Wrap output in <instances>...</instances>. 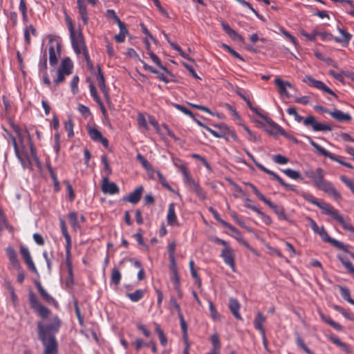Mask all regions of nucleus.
Masks as SVG:
<instances>
[{
	"instance_id": "50",
	"label": "nucleus",
	"mask_w": 354,
	"mask_h": 354,
	"mask_svg": "<svg viewBox=\"0 0 354 354\" xmlns=\"http://www.w3.org/2000/svg\"><path fill=\"white\" fill-rule=\"evenodd\" d=\"M209 211L212 213V214L213 215L214 218L218 221L219 222L223 227H225L227 225V224L228 223L227 222L225 221L224 220H223L219 214L218 213V212L214 209L212 207H209Z\"/></svg>"
},
{
	"instance_id": "64",
	"label": "nucleus",
	"mask_w": 354,
	"mask_h": 354,
	"mask_svg": "<svg viewBox=\"0 0 354 354\" xmlns=\"http://www.w3.org/2000/svg\"><path fill=\"white\" fill-rule=\"evenodd\" d=\"M4 228L11 229L12 227L7 223L6 219L0 209V232H1Z\"/></svg>"
},
{
	"instance_id": "43",
	"label": "nucleus",
	"mask_w": 354,
	"mask_h": 354,
	"mask_svg": "<svg viewBox=\"0 0 354 354\" xmlns=\"http://www.w3.org/2000/svg\"><path fill=\"white\" fill-rule=\"evenodd\" d=\"M192 189L194 191L197 196L202 201H204L206 199V192L204 191V189L198 184L197 183H195L192 187Z\"/></svg>"
},
{
	"instance_id": "13",
	"label": "nucleus",
	"mask_w": 354,
	"mask_h": 354,
	"mask_svg": "<svg viewBox=\"0 0 354 354\" xmlns=\"http://www.w3.org/2000/svg\"><path fill=\"white\" fill-rule=\"evenodd\" d=\"M6 134L4 135L5 138L8 141L10 142L14 147L15 153L19 160L20 161L22 167L25 169L26 167V164L25 160H24V158L22 156V154L21 153V151L19 150V148L17 145V140L15 136H13L10 132H8L6 129H4Z\"/></svg>"
},
{
	"instance_id": "22",
	"label": "nucleus",
	"mask_w": 354,
	"mask_h": 354,
	"mask_svg": "<svg viewBox=\"0 0 354 354\" xmlns=\"http://www.w3.org/2000/svg\"><path fill=\"white\" fill-rule=\"evenodd\" d=\"M225 227L228 228L232 232V236H233L235 239H236L239 243H242L247 248H250V245L248 244V243L247 241H245L242 234L238 229H236L235 227L232 226L229 223L227 224V225Z\"/></svg>"
},
{
	"instance_id": "56",
	"label": "nucleus",
	"mask_w": 354,
	"mask_h": 354,
	"mask_svg": "<svg viewBox=\"0 0 354 354\" xmlns=\"http://www.w3.org/2000/svg\"><path fill=\"white\" fill-rule=\"evenodd\" d=\"M272 160L274 162L279 165H286L289 162V159L281 154L274 155L272 157Z\"/></svg>"
},
{
	"instance_id": "48",
	"label": "nucleus",
	"mask_w": 354,
	"mask_h": 354,
	"mask_svg": "<svg viewBox=\"0 0 354 354\" xmlns=\"http://www.w3.org/2000/svg\"><path fill=\"white\" fill-rule=\"evenodd\" d=\"M245 185L249 186L253 192L255 194V195L263 203L267 200V198L259 191V189L255 187L253 184L251 183H245Z\"/></svg>"
},
{
	"instance_id": "25",
	"label": "nucleus",
	"mask_w": 354,
	"mask_h": 354,
	"mask_svg": "<svg viewBox=\"0 0 354 354\" xmlns=\"http://www.w3.org/2000/svg\"><path fill=\"white\" fill-rule=\"evenodd\" d=\"M6 251L12 266L16 270H20L21 265L15 250L12 247L9 246L6 248Z\"/></svg>"
},
{
	"instance_id": "5",
	"label": "nucleus",
	"mask_w": 354,
	"mask_h": 354,
	"mask_svg": "<svg viewBox=\"0 0 354 354\" xmlns=\"http://www.w3.org/2000/svg\"><path fill=\"white\" fill-rule=\"evenodd\" d=\"M69 31L73 50L76 54L79 55L86 48L83 36L82 33L75 34L71 22L69 24Z\"/></svg>"
},
{
	"instance_id": "2",
	"label": "nucleus",
	"mask_w": 354,
	"mask_h": 354,
	"mask_svg": "<svg viewBox=\"0 0 354 354\" xmlns=\"http://www.w3.org/2000/svg\"><path fill=\"white\" fill-rule=\"evenodd\" d=\"M302 196L306 201L319 207L322 210L323 214L330 215L333 217L344 230L354 234V227L350 223L346 222L342 216L339 214L338 211L330 204L317 200L311 194H303Z\"/></svg>"
},
{
	"instance_id": "46",
	"label": "nucleus",
	"mask_w": 354,
	"mask_h": 354,
	"mask_svg": "<svg viewBox=\"0 0 354 354\" xmlns=\"http://www.w3.org/2000/svg\"><path fill=\"white\" fill-rule=\"evenodd\" d=\"M156 331L158 333L160 344L163 346H166L167 343V337L158 324L156 325Z\"/></svg>"
},
{
	"instance_id": "36",
	"label": "nucleus",
	"mask_w": 354,
	"mask_h": 354,
	"mask_svg": "<svg viewBox=\"0 0 354 354\" xmlns=\"http://www.w3.org/2000/svg\"><path fill=\"white\" fill-rule=\"evenodd\" d=\"M77 8L84 24L87 25L88 23V15L85 3L77 4Z\"/></svg>"
},
{
	"instance_id": "49",
	"label": "nucleus",
	"mask_w": 354,
	"mask_h": 354,
	"mask_svg": "<svg viewBox=\"0 0 354 354\" xmlns=\"http://www.w3.org/2000/svg\"><path fill=\"white\" fill-rule=\"evenodd\" d=\"M286 112L289 115H292L295 118V120L298 122H301L304 120V118L298 114V113L295 107L288 108L286 110Z\"/></svg>"
},
{
	"instance_id": "54",
	"label": "nucleus",
	"mask_w": 354,
	"mask_h": 354,
	"mask_svg": "<svg viewBox=\"0 0 354 354\" xmlns=\"http://www.w3.org/2000/svg\"><path fill=\"white\" fill-rule=\"evenodd\" d=\"M19 9L22 14L24 21L28 20L27 6L25 0H20Z\"/></svg>"
},
{
	"instance_id": "31",
	"label": "nucleus",
	"mask_w": 354,
	"mask_h": 354,
	"mask_svg": "<svg viewBox=\"0 0 354 354\" xmlns=\"http://www.w3.org/2000/svg\"><path fill=\"white\" fill-rule=\"evenodd\" d=\"M180 169L183 174V178L185 180V183H187L189 186L191 187L196 183L192 177L191 176L190 174L188 172L187 167L184 164H180Z\"/></svg>"
},
{
	"instance_id": "59",
	"label": "nucleus",
	"mask_w": 354,
	"mask_h": 354,
	"mask_svg": "<svg viewBox=\"0 0 354 354\" xmlns=\"http://www.w3.org/2000/svg\"><path fill=\"white\" fill-rule=\"evenodd\" d=\"M80 79L77 75H75L71 81V88L73 94H76L78 92V83Z\"/></svg>"
},
{
	"instance_id": "10",
	"label": "nucleus",
	"mask_w": 354,
	"mask_h": 354,
	"mask_svg": "<svg viewBox=\"0 0 354 354\" xmlns=\"http://www.w3.org/2000/svg\"><path fill=\"white\" fill-rule=\"evenodd\" d=\"M221 257L225 263L228 265L233 272H235V256L232 248L229 245L226 248H223L221 252Z\"/></svg>"
},
{
	"instance_id": "3",
	"label": "nucleus",
	"mask_w": 354,
	"mask_h": 354,
	"mask_svg": "<svg viewBox=\"0 0 354 354\" xmlns=\"http://www.w3.org/2000/svg\"><path fill=\"white\" fill-rule=\"evenodd\" d=\"M61 320L57 315L53 316L50 322L44 324L42 321L37 323V333L39 337H55L61 327Z\"/></svg>"
},
{
	"instance_id": "17",
	"label": "nucleus",
	"mask_w": 354,
	"mask_h": 354,
	"mask_svg": "<svg viewBox=\"0 0 354 354\" xmlns=\"http://www.w3.org/2000/svg\"><path fill=\"white\" fill-rule=\"evenodd\" d=\"M20 252L21 254L28 266V268L34 273H37V270L36 268V266H35V263L32 259L30 253L28 250V249L24 246H21L20 248Z\"/></svg>"
},
{
	"instance_id": "42",
	"label": "nucleus",
	"mask_w": 354,
	"mask_h": 354,
	"mask_svg": "<svg viewBox=\"0 0 354 354\" xmlns=\"http://www.w3.org/2000/svg\"><path fill=\"white\" fill-rule=\"evenodd\" d=\"M296 344L297 345L302 348L307 354H312L313 352L306 346L305 344L304 340L301 337V336L299 335V333H296Z\"/></svg>"
},
{
	"instance_id": "15",
	"label": "nucleus",
	"mask_w": 354,
	"mask_h": 354,
	"mask_svg": "<svg viewBox=\"0 0 354 354\" xmlns=\"http://www.w3.org/2000/svg\"><path fill=\"white\" fill-rule=\"evenodd\" d=\"M61 43L55 41V45H51L49 47V62L51 66L57 64L58 57L60 56Z\"/></svg>"
},
{
	"instance_id": "47",
	"label": "nucleus",
	"mask_w": 354,
	"mask_h": 354,
	"mask_svg": "<svg viewBox=\"0 0 354 354\" xmlns=\"http://www.w3.org/2000/svg\"><path fill=\"white\" fill-rule=\"evenodd\" d=\"M319 315L323 321H324L326 323H327L334 328L337 330L342 329V327L340 326L339 324L333 321L332 319H330V317L325 316L322 313H320Z\"/></svg>"
},
{
	"instance_id": "51",
	"label": "nucleus",
	"mask_w": 354,
	"mask_h": 354,
	"mask_svg": "<svg viewBox=\"0 0 354 354\" xmlns=\"http://www.w3.org/2000/svg\"><path fill=\"white\" fill-rule=\"evenodd\" d=\"M137 121H138V124H139L140 127L144 128L145 130L149 129V126H148L147 122L145 118V115L142 113H139L138 114Z\"/></svg>"
},
{
	"instance_id": "33",
	"label": "nucleus",
	"mask_w": 354,
	"mask_h": 354,
	"mask_svg": "<svg viewBox=\"0 0 354 354\" xmlns=\"http://www.w3.org/2000/svg\"><path fill=\"white\" fill-rule=\"evenodd\" d=\"M145 295V290L138 289L132 293H127L126 296L133 302H138L142 299Z\"/></svg>"
},
{
	"instance_id": "37",
	"label": "nucleus",
	"mask_w": 354,
	"mask_h": 354,
	"mask_svg": "<svg viewBox=\"0 0 354 354\" xmlns=\"http://www.w3.org/2000/svg\"><path fill=\"white\" fill-rule=\"evenodd\" d=\"M30 149L31 158L28 157L26 154H25L24 156L23 153L21 152V153L22 154V156H23L24 160H25L26 165H27V162L30 165H31V159L32 160L35 161L36 162H39V158H37L36 150H35V147L33 146V144L32 142H30ZM26 167H27V166L26 167Z\"/></svg>"
},
{
	"instance_id": "38",
	"label": "nucleus",
	"mask_w": 354,
	"mask_h": 354,
	"mask_svg": "<svg viewBox=\"0 0 354 354\" xmlns=\"http://www.w3.org/2000/svg\"><path fill=\"white\" fill-rule=\"evenodd\" d=\"M122 274L118 268L114 267L111 270V282L115 286H118L120 283Z\"/></svg>"
},
{
	"instance_id": "63",
	"label": "nucleus",
	"mask_w": 354,
	"mask_h": 354,
	"mask_svg": "<svg viewBox=\"0 0 354 354\" xmlns=\"http://www.w3.org/2000/svg\"><path fill=\"white\" fill-rule=\"evenodd\" d=\"M301 34L304 37L307 38L308 40L313 41L315 40L316 37L318 36L319 31L313 30L311 33H308V32H305L304 30H301Z\"/></svg>"
},
{
	"instance_id": "40",
	"label": "nucleus",
	"mask_w": 354,
	"mask_h": 354,
	"mask_svg": "<svg viewBox=\"0 0 354 354\" xmlns=\"http://www.w3.org/2000/svg\"><path fill=\"white\" fill-rule=\"evenodd\" d=\"M147 48H148V55H149L150 58L152 59V61L156 64L161 69H162L165 71H167V68L163 66L161 63L160 59L159 57L155 55L149 48V43H147Z\"/></svg>"
},
{
	"instance_id": "62",
	"label": "nucleus",
	"mask_w": 354,
	"mask_h": 354,
	"mask_svg": "<svg viewBox=\"0 0 354 354\" xmlns=\"http://www.w3.org/2000/svg\"><path fill=\"white\" fill-rule=\"evenodd\" d=\"M329 339L333 343H334L337 346H339L342 349H344V350L347 349V347H348L347 344L342 342L337 336H331L329 337Z\"/></svg>"
},
{
	"instance_id": "35",
	"label": "nucleus",
	"mask_w": 354,
	"mask_h": 354,
	"mask_svg": "<svg viewBox=\"0 0 354 354\" xmlns=\"http://www.w3.org/2000/svg\"><path fill=\"white\" fill-rule=\"evenodd\" d=\"M136 159L138 161H139L140 162L142 166L146 169L148 174H151V172H155V170L153 169L151 164L148 162V160L141 153H138L136 155Z\"/></svg>"
},
{
	"instance_id": "14",
	"label": "nucleus",
	"mask_w": 354,
	"mask_h": 354,
	"mask_svg": "<svg viewBox=\"0 0 354 354\" xmlns=\"http://www.w3.org/2000/svg\"><path fill=\"white\" fill-rule=\"evenodd\" d=\"M310 143L317 150V151L318 153H319L320 154H322V156H324L325 157H327V158H329L330 159H331V160H333L334 161H336V162L340 163L342 165H343V163L345 162H344L342 160V157L337 156L330 153L326 149H325L324 147H322L319 145L317 144L314 141L311 140L310 142Z\"/></svg>"
},
{
	"instance_id": "11",
	"label": "nucleus",
	"mask_w": 354,
	"mask_h": 354,
	"mask_svg": "<svg viewBox=\"0 0 354 354\" xmlns=\"http://www.w3.org/2000/svg\"><path fill=\"white\" fill-rule=\"evenodd\" d=\"M304 124L306 127L311 126L315 131H330V127L326 124L317 122L313 115L308 116L303 120Z\"/></svg>"
},
{
	"instance_id": "32",
	"label": "nucleus",
	"mask_w": 354,
	"mask_h": 354,
	"mask_svg": "<svg viewBox=\"0 0 354 354\" xmlns=\"http://www.w3.org/2000/svg\"><path fill=\"white\" fill-rule=\"evenodd\" d=\"M89 89H90V93L93 100L100 106L101 110L103 113L106 112L105 108L100 100V97H99L97 90L93 84V82H90L89 84Z\"/></svg>"
},
{
	"instance_id": "55",
	"label": "nucleus",
	"mask_w": 354,
	"mask_h": 354,
	"mask_svg": "<svg viewBox=\"0 0 354 354\" xmlns=\"http://www.w3.org/2000/svg\"><path fill=\"white\" fill-rule=\"evenodd\" d=\"M71 247L72 245L66 246V264L67 268L73 267Z\"/></svg>"
},
{
	"instance_id": "58",
	"label": "nucleus",
	"mask_w": 354,
	"mask_h": 354,
	"mask_svg": "<svg viewBox=\"0 0 354 354\" xmlns=\"http://www.w3.org/2000/svg\"><path fill=\"white\" fill-rule=\"evenodd\" d=\"M64 128L67 131L68 136L69 138L73 136V122L72 120L69 119L64 122Z\"/></svg>"
},
{
	"instance_id": "44",
	"label": "nucleus",
	"mask_w": 354,
	"mask_h": 354,
	"mask_svg": "<svg viewBox=\"0 0 354 354\" xmlns=\"http://www.w3.org/2000/svg\"><path fill=\"white\" fill-rule=\"evenodd\" d=\"M257 167L263 171V172L271 175L276 180H277L279 183H281L283 180L275 172L266 168L263 165L261 164H258Z\"/></svg>"
},
{
	"instance_id": "21",
	"label": "nucleus",
	"mask_w": 354,
	"mask_h": 354,
	"mask_svg": "<svg viewBox=\"0 0 354 354\" xmlns=\"http://www.w3.org/2000/svg\"><path fill=\"white\" fill-rule=\"evenodd\" d=\"M36 285L41 298L46 302L53 304L57 307L58 306L57 301L50 294H48V292L43 288L41 284L38 282Z\"/></svg>"
},
{
	"instance_id": "57",
	"label": "nucleus",
	"mask_w": 354,
	"mask_h": 354,
	"mask_svg": "<svg viewBox=\"0 0 354 354\" xmlns=\"http://www.w3.org/2000/svg\"><path fill=\"white\" fill-rule=\"evenodd\" d=\"M101 160H102V162L104 165V170L106 173V176L108 177L109 175L111 174L112 171H111V167L109 166V164L106 156V155L102 156Z\"/></svg>"
},
{
	"instance_id": "23",
	"label": "nucleus",
	"mask_w": 354,
	"mask_h": 354,
	"mask_svg": "<svg viewBox=\"0 0 354 354\" xmlns=\"http://www.w3.org/2000/svg\"><path fill=\"white\" fill-rule=\"evenodd\" d=\"M274 83L279 89V93L288 97L289 93L288 92V88H292L291 84L288 82L283 81L279 77L274 80Z\"/></svg>"
},
{
	"instance_id": "53",
	"label": "nucleus",
	"mask_w": 354,
	"mask_h": 354,
	"mask_svg": "<svg viewBox=\"0 0 354 354\" xmlns=\"http://www.w3.org/2000/svg\"><path fill=\"white\" fill-rule=\"evenodd\" d=\"M157 176L159 182L161 183V185L165 187L167 189L171 191L172 189L168 182L167 181L166 178L164 177L160 171H157Z\"/></svg>"
},
{
	"instance_id": "1",
	"label": "nucleus",
	"mask_w": 354,
	"mask_h": 354,
	"mask_svg": "<svg viewBox=\"0 0 354 354\" xmlns=\"http://www.w3.org/2000/svg\"><path fill=\"white\" fill-rule=\"evenodd\" d=\"M305 176L312 179L315 187L324 192L335 201L342 199L340 193L337 192L333 183L324 178L325 172L322 168L319 167L315 171L307 170L305 171Z\"/></svg>"
},
{
	"instance_id": "30",
	"label": "nucleus",
	"mask_w": 354,
	"mask_h": 354,
	"mask_svg": "<svg viewBox=\"0 0 354 354\" xmlns=\"http://www.w3.org/2000/svg\"><path fill=\"white\" fill-rule=\"evenodd\" d=\"M96 80L97 81L98 85L103 93L104 97H108V90L105 85V80L102 72L101 68L100 66L97 67V73L96 75Z\"/></svg>"
},
{
	"instance_id": "16",
	"label": "nucleus",
	"mask_w": 354,
	"mask_h": 354,
	"mask_svg": "<svg viewBox=\"0 0 354 354\" xmlns=\"http://www.w3.org/2000/svg\"><path fill=\"white\" fill-rule=\"evenodd\" d=\"M175 203H171L168 206L167 214V223L170 226H179V222L175 211Z\"/></svg>"
},
{
	"instance_id": "24",
	"label": "nucleus",
	"mask_w": 354,
	"mask_h": 354,
	"mask_svg": "<svg viewBox=\"0 0 354 354\" xmlns=\"http://www.w3.org/2000/svg\"><path fill=\"white\" fill-rule=\"evenodd\" d=\"M221 24L222 26V28L223 30L232 39L239 41L240 42L243 41V37L239 35L237 32H236L234 30H233L229 24L225 23L223 21H221Z\"/></svg>"
},
{
	"instance_id": "41",
	"label": "nucleus",
	"mask_w": 354,
	"mask_h": 354,
	"mask_svg": "<svg viewBox=\"0 0 354 354\" xmlns=\"http://www.w3.org/2000/svg\"><path fill=\"white\" fill-rule=\"evenodd\" d=\"M339 289L343 299L347 301L349 304L354 306V300L351 297L350 290L348 288L344 286H339Z\"/></svg>"
},
{
	"instance_id": "28",
	"label": "nucleus",
	"mask_w": 354,
	"mask_h": 354,
	"mask_svg": "<svg viewBox=\"0 0 354 354\" xmlns=\"http://www.w3.org/2000/svg\"><path fill=\"white\" fill-rule=\"evenodd\" d=\"M73 63L69 57H66L62 61L61 65L59 67V71L64 73L65 75H69L73 72Z\"/></svg>"
},
{
	"instance_id": "4",
	"label": "nucleus",
	"mask_w": 354,
	"mask_h": 354,
	"mask_svg": "<svg viewBox=\"0 0 354 354\" xmlns=\"http://www.w3.org/2000/svg\"><path fill=\"white\" fill-rule=\"evenodd\" d=\"M28 301L31 309H32L39 317L43 319L48 317L50 314V310L39 301L37 295L32 290L28 292Z\"/></svg>"
},
{
	"instance_id": "29",
	"label": "nucleus",
	"mask_w": 354,
	"mask_h": 354,
	"mask_svg": "<svg viewBox=\"0 0 354 354\" xmlns=\"http://www.w3.org/2000/svg\"><path fill=\"white\" fill-rule=\"evenodd\" d=\"M329 114L332 118L339 122H348L351 120V116L348 113H345L340 110L335 109L330 111Z\"/></svg>"
},
{
	"instance_id": "60",
	"label": "nucleus",
	"mask_w": 354,
	"mask_h": 354,
	"mask_svg": "<svg viewBox=\"0 0 354 354\" xmlns=\"http://www.w3.org/2000/svg\"><path fill=\"white\" fill-rule=\"evenodd\" d=\"M176 109L180 111L181 112H183L184 114L192 118H194V115L193 114V113L189 110L188 109H187L186 107L180 105V104H174L173 105Z\"/></svg>"
},
{
	"instance_id": "26",
	"label": "nucleus",
	"mask_w": 354,
	"mask_h": 354,
	"mask_svg": "<svg viewBox=\"0 0 354 354\" xmlns=\"http://www.w3.org/2000/svg\"><path fill=\"white\" fill-rule=\"evenodd\" d=\"M241 305L235 298H230L229 301V308L234 317L239 320H242V317L239 313Z\"/></svg>"
},
{
	"instance_id": "9",
	"label": "nucleus",
	"mask_w": 354,
	"mask_h": 354,
	"mask_svg": "<svg viewBox=\"0 0 354 354\" xmlns=\"http://www.w3.org/2000/svg\"><path fill=\"white\" fill-rule=\"evenodd\" d=\"M266 317L261 312L257 311L253 321V324L254 328L260 332L263 338V344L266 347V330L263 327V324L266 322Z\"/></svg>"
},
{
	"instance_id": "8",
	"label": "nucleus",
	"mask_w": 354,
	"mask_h": 354,
	"mask_svg": "<svg viewBox=\"0 0 354 354\" xmlns=\"http://www.w3.org/2000/svg\"><path fill=\"white\" fill-rule=\"evenodd\" d=\"M303 82L306 83L310 86L316 88L330 95L337 97L336 94L330 88H328L323 82L317 80L310 75H306L303 80Z\"/></svg>"
},
{
	"instance_id": "45",
	"label": "nucleus",
	"mask_w": 354,
	"mask_h": 354,
	"mask_svg": "<svg viewBox=\"0 0 354 354\" xmlns=\"http://www.w3.org/2000/svg\"><path fill=\"white\" fill-rule=\"evenodd\" d=\"M283 172L289 178L294 179V180H298V179H302L299 172L297 171L293 170L292 169H286L283 170Z\"/></svg>"
},
{
	"instance_id": "6",
	"label": "nucleus",
	"mask_w": 354,
	"mask_h": 354,
	"mask_svg": "<svg viewBox=\"0 0 354 354\" xmlns=\"http://www.w3.org/2000/svg\"><path fill=\"white\" fill-rule=\"evenodd\" d=\"M317 234L320 236V237L324 242L329 243L336 248L342 250L346 253L349 252V245H345L342 242L331 238L326 232V230H325V228L324 227V226H321L320 230L317 232Z\"/></svg>"
},
{
	"instance_id": "52",
	"label": "nucleus",
	"mask_w": 354,
	"mask_h": 354,
	"mask_svg": "<svg viewBox=\"0 0 354 354\" xmlns=\"http://www.w3.org/2000/svg\"><path fill=\"white\" fill-rule=\"evenodd\" d=\"M209 308L211 317L215 321L219 320L220 315L217 313L215 306H214L213 303L211 301H209Z\"/></svg>"
},
{
	"instance_id": "27",
	"label": "nucleus",
	"mask_w": 354,
	"mask_h": 354,
	"mask_svg": "<svg viewBox=\"0 0 354 354\" xmlns=\"http://www.w3.org/2000/svg\"><path fill=\"white\" fill-rule=\"evenodd\" d=\"M264 203L268 205L274 213L279 216V219L287 220L288 217L285 213L284 209L281 206H278L273 203H272L270 200L267 199Z\"/></svg>"
},
{
	"instance_id": "18",
	"label": "nucleus",
	"mask_w": 354,
	"mask_h": 354,
	"mask_svg": "<svg viewBox=\"0 0 354 354\" xmlns=\"http://www.w3.org/2000/svg\"><path fill=\"white\" fill-rule=\"evenodd\" d=\"M88 135L95 142H100L104 147H109V141L106 138H104L101 132L96 128L90 127L88 131Z\"/></svg>"
},
{
	"instance_id": "7",
	"label": "nucleus",
	"mask_w": 354,
	"mask_h": 354,
	"mask_svg": "<svg viewBox=\"0 0 354 354\" xmlns=\"http://www.w3.org/2000/svg\"><path fill=\"white\" fill-rule=\"evenodd\" d=\"M43 347L42 354H58V342L55 337H39Z\"/></svg>"
},
{
	"instance_id": "20",
	"label": "nucleus",
	"mask_w": 354,
	"mask_h": 354,
	"mask_svg": "<svg viewBox=\"0 0 354 354\" xmlns=\"http://www.w3.org/2000/svg\"><path fill=\"white\" fill-rule=\"evenodd\" d=\"M142 192L143 187L142 186L138 187L133 192L124 196L123 200L127 201L131 204H137L141 198Z\"/></svg>"
},
{
	"instance_id": "34",
	"label": "nucleus",
	"mask_w": 354,
	"mask_h": 354,
	"mask_svg": "<svg viewBox=\"0 0 354 354\" xmlns=\"http://www.w3.org/2000/svg\"><path fill=\"white\" fill-rule=\"evenodd\" d=\"M69 223L73 230L77 231L80 229V225L78 221L77 214L75 212H71L68 214Z\"/></svg>"
},
{
	"instance_id": "61",
	"label": "nucleus",
	"mask_w": 354,
	"mask_h": 354,
	"mask_svg": "<svg viewBox=\"0 0 354 354\" xmlns=\"http://www.w3.org/2000/svg\"><path fill=\"white\" fill-rule=\"evenodd\" d=\"M340 180L351 189V192L354 194V182L344 176H340Z\"/></svg>"
},
{
	"instance_id": "19",
	"label": "nucleus",
	"mask_w": 354,
	"mask_h": 354,
	"mask_svg": "<svg viewBox=\"0 0 354 354\" xmlns=\"http://www.w3.org/2000/svg\"><path fill=\"white\" fill-rule=\"evenodd\" d=\"M337 30L342 37H335V41L338 44H341L342 46L346 47L351 40L352 35L350 34L346 29L340 27H337Z\"/></svg>"
},
{
	"instance_id": "12",
	"label": "nucleus",
	"mask_w": 354,
	"mask_h": 354,
	"mask_svg": "<svg viewBox=\"0 0 354 354\" xmlns=\"http://www.w3.org/2000/svg\"><path fill=\"white\" fill-rule=\"evenodd\" d=\"M101 189L104 194H109L111 195L118 194L120 191L117 185L113 182H110L109 177L107 176L103 177Z\"/></svg>"
},
{
	"instance_id": "39",
	"label": "nucleus",
	"mask_w": 354,
	"mask_h": 354,
	"mask_svg": "<svg viewBox=\"0 0 354 354\" xmlns=\"http://www.w3.org/2000/svg\"><path fill=\"white\" fill-rule=\"evenodd\" d=\"M30 34L34 36H37L36 29L32 25H29L24 29V39L27 44H30Z\"/></svg>"
}]
</instances>
